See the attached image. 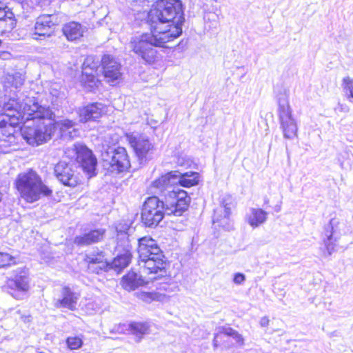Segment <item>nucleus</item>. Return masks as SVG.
<instances>
[{"mask_svg":"<svg viewBox=\"0 0 353 353\" xmlns=\"http://www.w3.org/2000/svg\"><path fill=\"white\" fill-rule=\"evenodd\" d=\"M148 17L150 32L133 36L129 47L144 61L152 63L157 54L154 47H165L167 43L182 33L184 21L182 3L180 0H159Z\"/></svg>","mask_w":353,"mask_h":353,"instance_id":"f257e3e1","label":"nucleus"},{"mask_svg":"<svg viewBox=\"0 0 353 353\" xmlns=\"http://www.w3.org/2000/svg\"><path fill=\"white\" fill-rule=\"evenodd\" d=\"M197 172H187L180 174L177 171L170 172L156 179L151 188L155 194L165 196L166 212L168 215L179 216L188 210L190 198L179 185L190 188L199 183Z\"/></svg>","mask_w":353,"mask_h":353,"instance_id":"f03ea898","label":"nucleus"},{"mask_svg":"<svg viewBox=\"0 0 353 353\" xmlns=\"http://www.w3.org/2000/svg\"><path fill=\"white\" fill-rule=\"evenodd\" d=\"M33 112L37 116L50 114L48 110L38 107L34 98L26 97L22 102L10 99L3 106L0 105V148L7 150L16 143L14 125L19 123V121L30 118Z\"/></svg>","mask_w":353,"mask_h":353,"instance_id":"7ed1b4c3","label":"nucleus"},{"mask_svg":"<svg viewBox=\"0 0 353 353\" xmlns=\"http://www.w3.org/2000/svg\"><path fill=\"white\" fill-rule=\"evenodd\" d=\"M38 107L48 110L50 112L49 115L37 116L34 113L30 115V118L19 121V123H25L21 128V136L29 145L32 146L41 145L50 140L54 132L52 119V112L49 108L39 104Z\"/></svg>","mask_w":353,"mask_h":353,"instance_id":"20e7f679","label":"nucleus"},{"mask_svg":"<svg viewBox=\"0 0 353 353\" xmlns=\"http://www.w3.org/2000/svg\"><path fill=\"white\" fill-rule=\"evenodd\" d=\"M139 267L144 274H158L164 276L166 274V263L163 255L156 241L148 236L139 240Z\"/></svg>","mask_w":353,"mask_h":353,"instance_id":"39448f33","label":"nucleus"},{"mask_svg":"<svg viewBox=\"0 0 353 353\" xmlns=\"http://www.w3.org/2000/svg\"><path fill=\"white\" fill-rule=\"evenodd\" d=\"M15 186L20 196L28 203H34L42 196L52 194V190L45 185L40 176L29 170L18 174Z\"/></svg>","mask_w":353,"mask_h":353,"instance_id":"423d86ee","label":"nucleus"},{"mask_svg":"<svg viewBox=\"0 0 353 353\" xmlns=\"http://www.w3.org/2000/svg\"><path fill=\"white\" fill-rule=\"evenodd\" d=\"M288 97L289 94L285 89L281 90L276 94L281 128L284 137L292 139L296 137L298 127L296 120L292 117Z\"/></svg>","mask_w":353,"mask_h":353,"instance_id":"0eeeda50","label":"nucleus"},{"mask_svg":"<svg viewBox=\"0 0 353 353\" xmlns=\"http://www.w3.org/2000/svg\"><path fill=\"white\" fill-rule=\"evenodd\" d=\"M164 199H165V196ZM166 201H161L157 196H151L145 201L142 211L143 223L148 227L157 226L163 219L166 212Z\"/></svg>","mask_w":353,"mask_h":353,"instance_id":"6e6552de","label":"nucleus"},{"mask_svg":"<svg viewBox=\"0 0 353 353\" xmlns=\"http://www.w3.org/2000/svg\"><path fill=\"white\" fill-rule=\"evenodd\" d=\"M67 157L75 159L82 169L90 176L94 173L97 159L93 156L92 151L85 145L81 143H75L65 151Z\"/></svg>","mask_w":353,"mask_h":353,"instance_id":"1a4fd4ad","label":"nucleus"},{"mask_svg":"<svg viewBox=\"0 0 353 353\" xmlns=\"http://www.w3.org/2000/svg\"><path fill=\"white\" fill-rule=\"evenodd\" d=\"M179 291V288L174 284L163 283L155 291L152 292H137L134 294L136 297L145 303H151L152 302H159L161 303H168L172 294Z\"/></svg>","mask_w":353,"mask_h":353,"instance_id":"9d476101","label":"nucleus"},{"mask_svg":"<svg viewBox=\"0 0 353 353\" xmlns=\"http://www.w3.org/2000/svg\"><path fill=\"white\" fill-rule=\"evenodd\" d=\"M127 139L141 163L152 158L155 147L147 136L132 133L127 134Z\"/></svg>","mask_w":353,"mask_h":353,"instance_id":"9b49d317","label":"nucleus"},{"mask_svg":"<svg viewBox=\"0 0 353 353\" xmlns=\"http://www.w3.org/2000/svg\"><path fill=\"white\" fill-rule=\"evenodd\" d=\"M8 292L16 299H23L30 290V279L25 270H19L6 281Z\"/></svg>","mask_w":353,"mask_h":353,"instance_id":"f8f14e48","label":"nucleus"},{"mask_svg":"<svg viewBox=\"0 0 353 353\" xmlns=\"http://www.w3.org/2000/svg\"><path fill=\"white\" fill-rule=\"evenodd\" d=\"M98 62L94 61L93 57H87L82 65V74L81 83L88 91H92L98 86L99 81L97 78Z\"/></svg>","mask_w":353,"mask_h":353,"instance_id":"ddd939ff","label":"nucleus"},{"mask_svg":"<svg viewBox=\"0 0 353 353\" xmlns=\"http://www.w3.org/2000/svg\"><path fill=\"white\" fill-rule=\"evenodd\" d=\"M108 161L110 168L112 172H121L127 170L130 167V162L125 148L118 147L110 152Z\"/></svg>","mask_w":353,"mask_h":353,"instance_id":"4468645a","label":"nucleus"},{"mask_svg":"<svg viewBox=\"0 0 353 353\" xmlns=\"http://www.w3.org/2000/svg\"><path fill=\"white\" fill-rule=\"evenodd\" d=\"M54 174L57 179L64 185L74 187L79 183V179L71 166L63 161L54 166Z\"/></svg>","mask_w":353,"mask_h":353,"instance_id":"2eb2a0df","label":"nucleus"},{"mask_svg":"<svg viewBox=\"0 0 353 353\" xmlns=\"http://www.w3.org/2000/svg\"><path fill=\"white\" fill-rule=\"evenodd\" d=\"M161 276H158V274H144L141 272V268L139 267V273L130 272L127 275L123 277L121 284L123 288L128 291L134 290L139 285L144 283H148L149 281L156 280Z\"/></svg>","mask_w":353,"mask_h":353,"instance_id":"dca6fc26","label":"nucleus"},{"mask_svg":"<svg viewBox=\"0 0 353 353\" xmlns=\"http://www.w3.org/2000/svg\"><path fill=\"white\" fill-rule=\"evenodd\" d=\"M54 16L50 14H44L37 19L34 32L32 34L33 39L38 40L39 37H50L54 31L55 23L54 21Z\"/></svg>","mask_w":353,"mask_h":353,"instance_id":"f3484780","label":"nucleus"},{"mask_svg":"<svg viewBox=\"0 0 353 353\" xmlns=\"http://www.w3.org/2000/svg\"><path fill=\"white\" fill-rule=\"evenodd\" d=\"M103 72L106 81L114 83L121 77V64L110 55H104L101 59Z\"/></svg>","mask_w":353,"mask_h":353,"instance_id":"a211bd4d","label":"nucleus"},{"mask_svg":"<svg viewBox=\"0 0 353 353\" xmlns=\"http://www.w3.org/2000/svg\"><path fill=\"white\" fill-rule=\"evenodd\" d=\"M106 112L105 106L101 103H94L79 109L78 114L81 122L95 121Z\"/></svg>","mask_w":353,"mask_h":353,"instance_id":"6ab92c4d","label":"nucleus"},{"mask_svg":"<svg viewBox=\"0 0 353 353\" xmlns=\"http://www.w3.org/2000/svg\"><path fill=\"white\" fill-rule=\"evenodd\" d=\"M338 224L339 221L332 219L325 229V238L323 239V243L328 256L336 251V242L339 239V236H336V226Z\"/></svg>","mask_w":353,"mask_h":353,"instance_id":"aec40b11","label":"nucleus"},{"mask_svg":"<svg viewBox=\"0 0 353 353\" xmlns=\"http://www.w3.org/2000/svg\"><path fill=\"white\" fill-rule=\"evenodd\" d=\"M230 205L228 203H223L214 210L213 224L215 226L221 227L225 230H230L232 228L230 220Z\"/></svg>","mask_w":353,"mask_h":353,"instance_id":"412c9836","label":"nucleus"},{"mask_svg":"<svg viewBox=\"0 0 353 353\" xmlns=\"http://www.w3.org/2000/svg\"><path fill=\"white\" fill-rule=\"evenodd\" d=\"M268 216V213L261 208H250L245 215V221L254 229L264 224Z\"/></svg>","mask_w":353,"mask_h":353,"instance_id":"4be33fe9","label":"nucleus"},{"mask_svg":"<svg viewBox=\"0 0 353 353\" xmlns=\"http://www.w3.org/2000/svg\"><path fill=\"white\" fill-rule=\"evenodd\" d=\"M61 299H58L54 302L56 307H65L74 310L76 307L79 295L72 292L68 287H63L61 290Z\"/></svg>","mask_w":353,"mask_h":353,"instance_id":"5701e85b","label":"nucleus"},{"mask_svg":"<svg viewBox=\"0 0 353 353\" xmlns=\"http://www.w3.org/2000/svg\"><path fill=\"white\" fill-rule=\"evenodd\" d=\"M223 338L232 339L239 345L243 344V338L236 331L230 327H221L214 338L213 343L215 347L221 343L219 339H222Z\"/></svg>","mask_w":353,"mask_h":353,"instance_id":"b1692460","label":"nucleus"},{"mask_svg":"<svg viewBox=\"0 0 353 353\" xmlns=\"http://www.w3.org/2000/svg\"><path fill=\"white\" fill-rule=\"evenodd\" d=\"M105 230L102 229L93 230L83 235L77 236L74 243L81 246L88 245L101 241L104 235Z\"/></svg>","mask_w":353,"mask_h":353,"instance_id":"393cba45","label":"nucleus"},{"mask_svg":"<svg viewBox=\"0 0 353 353\" xmlns=\"http://www.w3.org/2000/svg\"><path fill=\"white\" fill-rule=\"evenodd\" d=\"M24 80L23 75L19 72H8L4 75L3 83L6 90L12 92L20 88L23 85Z\"/></svg>","mask_w":353,"mask_h":353,"instance_id":"a878e982","label":"nucleus"},{"mask_svg":"<svg viewBox=\"0 0 353 353\" xmlns=\"http://www.w3.org/2000/svg\"><path fill=\"white\" fill-rule=\"evenodd\" d=\"M149 325L146 323L134 322L128 325H120L118 327L119 332H125V330H129L132 334L139 338V341L142 336L149 333Z\"/></svg>","mask_w":353,"mask_h":353,"instance_id":"bb28decb","label":"nucleus"},{"mask_svg":"<svg viewBox=\"0 0 353 353\" xmlns=\"http://www.w3.org/2000/svg\"><path fill=\"white\" fill-rule=\"evenodd\" d=\"M85 28L81 24L71 21L64 25L63 32L69 41H76L83 37Z\"/></svg>","mask_w":353,"mask_h":353,"instance_id":"cd10ccee","label":"nucleus"},{"mask_svg":"<svg viewBox=\"0 0 353 353\" xmlns=\"http://www.w3.org/2000/svg\"><path fill=\"white\" fill-rule=\"evenodd\" d=\"M52 123L54 126V130L56 128H59L63 135H67L70 138H73L77 136V131L74 128L75 123L69 119H61L54 122L52 121Z\"/></svg>","mask_w":353,"mask_h":353,"instance_id":"c85d7f7f","label":"nucleus"},{"mask_svg":"<svg viewBox=\"0 0 353 353\" xmlns=\"http://www.w3.org/2000/svg\"><path fill=\"white\" fill-rule=\"evenodd\" d=\"M85 261L88 263L90 269H92L94 265H97V267L101 270L108 263L102 252H93L87 254Z\"/></svg>","mask_w":353,"mask_h":353,"instance_id":"c756f323","label":"nucleus"},{"mask_svg":"<svg viewBox=\"0 0 353 353\" xmlns=\"http://www.w3.org/2000/svg\"><path fill=\"white\" fill-rule=\"evenodd\" d=\"M132 258V254L128 250H125L124 253L118 255L112 261V266L119 270L126 268Z\"/></svg>","mask_w":353,"mask_h":353,"instance_id":"7c9ffc66","label":"nucleus"},{"mask_svg":"<svg viewBox=\"0 0 353 353\" xmlns=\"http://www.w3.org/2000/svg\"><path fill=\"white\" fill-rule=\"evenodd\" d=\"M341 87L346 98L349 100V101L352 102V99H353V78L349 76L343 77L341 81Z\"/></svg>","mask_w":353,"mask_h":353,"instance_id":"2f4dec72","label":"nucleus"},{"mask_svg":"<svg viewBox=\"0 0 353 353\" xmlns=\"http://www.w3.org/2000/svg\"><path fill=\"white\" fill-rule=\"evenodd\" d=\"M6 16L0 19V27L5 26V31H10L15 26V21L12 18V13H9L10 16H8V13L5 11Z\"/></svg>","mask_w":353,"mask_h":353,"instance_id":"473e14b6","label":"nucleus"},{"mask_svg":"<svg viewBox=\"0 0 353 353\" xmlns=\"http://www.w3.org/2000/svg\"><path fill=\"white\" fill-rule=\"evenodd\" d=\"M67 345L70 350H78L83 345V340L79 336H70L67 339Z\"/></svg>","mask_w":353,"mask_h":353,"instance_id":"72a5a7b5","label":"nucleus"},{"mask_svg":"<svg viewBox=\"0 0 353 353\" xmlns=\"http://www.w3.org/2000/svg\"><path fill=\"white\" fill-rule=\"evenodd\" d=\"M14 258L8 253L0 252V267H5L14 263Z\"/></svg>","mask_w":353,"mask_h":353,"instance_id":"f704fd0d","label":"nucleus"},{"mask_svg":"<svg viewBox=\"0 0 353 353\" xmlns=\"http://www.w3.org/2000/svg\"><path fill=\"white\" fill-rule=\"evenodd\" d=\"M245 281V275L238 272L235 273L233 276V282L236 285H242Z\"/></svg>","mask_w":353,"mask_h":353,"instance_id":"c9c22d12","label":"nucleus"},{"mask_svg":"<svg viewBox=\"0 0 353 353\" xmlns=\"http://www.w3.org/2000/svg\"><path fill=\"white\" fill-rule=\"evenodd\" d=\"M219 341L221 342V343L219 345H218L216 347L223 346L225 348H229L230 347V344L231 343L230 339H227V338H223L222 339H219Z\"/></svg>","mask_w":353,"mask_h":353,"instance_id":"e433bc0d","label":"nucleus"},{"mask_svg":"<svg viewBox=\"0 0 353 353\" xmlns=\"http://www.w3.org/2000/svg\"><path fill=\"white\" fill-rule=\"evenodd\" d=\"M338 109L341 112L347 113L350 112V107L345 103H338Z\"/></svg>","mask_w":353,"mask_h":353,"instance_id":"4c0bfd02","label":"nucleus"},{"mask_svg":"<svg viewBox=\"0 0 353 353\" xmlns=\"http://www.w3.org/2000/svg\"><path fill=\"white\" fill-rule=\"evenodd\" d=\"M269 323H270V319L268 316H263L261 319H260V321H259V323H260V325L262 327H267L268 325H269Z\"/></svg>","mask_w":353,"mask_h":353,"instance_id":"58836bf2","label":"nucleus"},{"mask_svg":"<svg viewBox=\"0 0 353 353\" xmlns=\"http://www.w3.org/2000/svg\"><path fill=\"white\" fill-rule=\"evenodd\" d=\"M6 8V4L3 0H0V19L6 16L5 10Z\"/></svg>","mask_w":353,"mask_h":353,"instance_id":"ea45409f","label":"nucleus"},{"mask_svg":"<svg viewBox=\"0 0 353 353\" xmlns=\"http://www.w3.org/2000/svg\"><path fill=\"white\" fill-rule=\"evenodd\" d=\"M281 203H282V202H281V201H280V202H279V204H277V205L275 206L274 209H275V211H276V212H280V211H281Z\"/></svg>","mask_w":353,"mask_h":353,"instance_id":"a19ab883","label":"nucleus"},{"mask_svg":"<svg viewBox=\"0 0 353 353\" xmlns=\"http://www.w3.org/2000/svg\"><path fill=\"white\" fill-rule=\"evenodd\" d=\"M1 152L2 153H7V152H8V150H6V149H4L3 148H0V153H1Z\"/></svg>","mask_w":353,"mask_h":353,"instance_id":"79ce46f5","label":"nucleus"},{"mask_svg":"<svg viewBox=\"0 0 353 353\" xmlns=\"http://www.w3.org/2000/svg\"><path fill=\"white\" fill-rule=\"evenodd\" d=\"M2 197H3V194L2 193L0 192V202L2 200Z\"/></svg>","mask_w":353,"mask_h":353,"instance_id":"37998d69","label":"nucleus"}]
</instances>
